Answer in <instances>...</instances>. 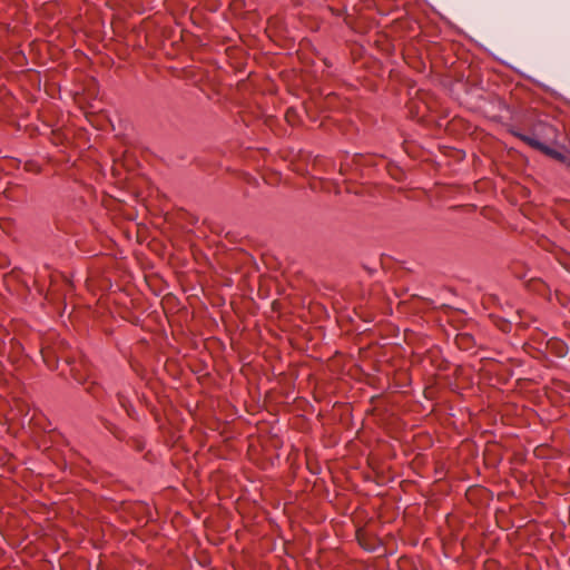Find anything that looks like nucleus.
Here are the masks:
<instances>
[{"instance_id":"nucleus-1","label":"nucleus","mask_w":570,"mask_h":570,"mask_svg":"<svg viewBox=\"0 0 570 570\" xmlns=\"http://www.w3.org/2000/svg\"><path fill=\"white\" fill-rule=\"evenodd\" d=\"M230 333L232 344H240L243 342L257 344L263 340L259 323H222Z\"/></svg>"},{"instance_id":"nucleus-2","label":"nucleus","mask_w":570,"mask_h":570,"mask_svg":"<svg viewBox=\"0 0 570 570\" xmlns=\"http://www.w3.org/2000/svg\"><path fill=\"white\" fill-rule=\"evenodd\" d=\"M141 325V330L149 334V338L144 337L141 341L145 343H149L153 341L159 346L163 345H171L169 341V334L167 328L163 323H139Z\"/></svg>"},{"instance_id":"nucleus-3","label":"nucleus","mask_w":570,"mask_h":570,"mask_svg":"<svg viewBox=\"0 0 570 570\" xmlns=\"http://www.w3.org/2000/svg\"><path fill=\"white\" fill-rule=\"evenodd\" d=\"M389 333L382 338L385 341L384 344H394V345H401L402 342H405L407 344H412L413 337L415 336V333L409 328L403 330V336L401 338L400 335V327L395 325V323H386Z\"/></svg>"},{"instance_id":"nucleus-4","label":"nucleus","mask_w":570,"mask_h":570,"mask_svg":"<svg viewBox=\"0 0 570 570\" xmlns=\"http://www.w3.org/2000/svg\"><path fill=\"white\" fill-rule=\"evenodd\" d=\"M1 331L4 332V336L2 338L3 348H8V354L11 358L14 361L19 360L23 353V345L18 338L11 336L9 331L0 323V332Z\"/></svg>"},{"instance_id":"nucleus-5","label":"nucleus","mask_w":570,"mask_h":570,"mask_svg":"<svg viewBox=\"0 0 570 570\" xmlns=\"http://www.w3.org/2000/svg\"><path fill=\"white\" fill-rule=\"evenodd\" d=\"M546 350L556 357L562 358L567 356L569 347L563 340L552 336L547 340Z\"/></svg>"},{"instance_id":"nucleus-6","label":"nucleus","mask_w":570,"mask_h":570,"mask_svg":"<svg viewBox=\"0 0 570 570\" xmlns=\"http://www.w3.org/2000/svg\"><path fill=\"white\" fill-rule=\"evenodd\" d=\"M116 396H117V401H118L119 405L125 410L127 416L134 421L139 422L140 415H139L137 409L134 406V404L129 400V397L126 396L125 394H122L121 392H118Z\"/></svg>"},{"instance_id":"nucleus-7","label":"nucleus","mask_w":570,"mask_h":570,"mask_svg":"<svg viewBox=\"0 0 570 570\" xmlns=\"http://www.w3.org/2000/svg\"><path fill=\"white\" fill-rule=\"evenodd\" d=\"M456 346L462 351H470L476 346V341L471 333L461 332L456 333L454 337Z\"/></svg>"},{"instance_id":"nucleus-8","label":"nucleus","mask_w":570,"mask_h":570,"mask_svg":"<svg viewBox=\"0 0 570 570\" xmlns=\"http://www.w3.org/2000/svg\"><path fill=\"white\" fill-rule=\"evenodd\" d=\"M518 137H520L521 140H523L525 144H528L529 146L535 148V149H539L548 155H558V153H554L551 148H549L548 146H546L544 144H542L540 140H538L534 136L532 135H523V134H518Z\"/></svg>"},{"instance_id":"nucleus-9","label":"nucleus","mask_w":570,"mask_h":570,"mask_svg":"<svg viewBox=\"0 0 570 570\" xmlns=\"http://www.w3.org/2000/svg\"><path fill=\"white\" fill-rule=\"evenodd\" d=\"M97 420L100 422V424L110 432L116 439L122 441L126 436V432L105 416L98 415Z\"/></svg>"},{"instance_id":"nucleus-10","label":"nucleus","mask_w":570,"mask_h":570,"mask_svg":"<svg viewBox=\"0 0 570 570\" xmlns=\"http://www.w3.org/2000/svg\"><path fill=\"white\" fill-rule=\"evenodd\" d=\"M356 539L358 544L367 552H374L379 547L377 540L367 537V534L364 532L357 531Z\"/></svg>"},{"instance_id":"nucleus-11","label":"nucleus","mask_w":570,"mask_h":570,"mask_svg":"<svg viewBox=\"0 0 570 570\" xmlns=\"http://www.w3.org/2000/svg\"><path fill=\"white\" fill-rule=\"evenodd\" d=\"M431 363L432 365L438 370V371H442V372H445L450 368L451 366V363L449 360H446L445 357H443L441 355V352L440 351H436V352H431Z\"/></svg>"},{"instance_id":"nucleus-12","label":"nucleus","mask_w":570,"mask_h":570,"mask_svg":"<svg viewBox=\"0 0 570 570\" xmlns=\"http://www.w3.org/2000/svg\"><path fill=\"white\" fill-rule=\"evenodd\" d=\"M41 355H42V360H43L46 366L49 370L55 371L58 368L59 358L55 352L41 350Z\"/></svg>"},{"instance_id":"nucleus-13","label":"nucleus","mask_w":570,"mask_h":570,"mask_svg":"<svg viewBox=\"0 0 570 570\" xmlns=\"http://www.w3.org/2000/svg\"><path fill=\"white\" fill-rule=\"evenodd\" d=\"M85 391L86 393H88L89 395H91L95 400L97 401H101L104 395H105V390L104 387L98 384L97 382H90L86 387H85Z\"/></svg>"},{"instance_id":"nucleus-14","label":"nucleus","mask_w":570,"mask_h":570,"mask_svg":"<svg viewBox=\"0 0 570 570\" xmlns=\"http://www.w3.org/2000/svg\"><path fill=\"white\" fill-rule=\"evenodd\" d=\"M130 441L132 442L131 446L138 451L141 452L145 449V442L140 439L131 438Z\"/></svg>"},{"instance_id":"nucleus-15","label":"nucleus","mask_w":570,"mask_h":570,"mask_svg":"<svg viewBox=\"0 0 570 570\" xmlns=\"http://www.w3.org/2000/svg\"><path fill=\"white\" fill-rule=\"evenodd\" d=\"M131 368L141 377H144L145 368L139 363H131Z\"/></svg>"},{"instance_id":"nucleus-16","label":"nucleus","mask_w":570,"mask_h":570,"mask_svg":"<svg viewBox=\"0 0 570 570\" xmlns=\"http://www.w3.org/2000/svg\"><path fill=\"white\" fill-rule=\"evenodd\" d=\"M499 325V328L504 332L509 333L512 330V323H497Z\"/></svg>"},{"instance_id":"nucleus-17","label":"nucleus","mask_w":570,"mask_h":570,"mask_svg":"<svg viewBox=\"0 0 570 570\" xmlns=\"http://www.w3.org/2000/svg\"><path fill=\"white\" fill-rule=\"evenodd\" d=\"M72 377H73V380H75V381H77V383H78V384H80V385H85V384H86V382H87V380H86L82 375H80V374H78V373H75V372L72 373Z\"/></svg>"},{"instance_id":"nucleus-18","label":"nucleus","mask_w":570,"mask_h":570,"mask_svg":"<svg viewBox=\"0 0 570 570\" xmlns=\"http://www.w3.org/2000/svg\"><path fill=\"white\" fill-rule=\"evenodd\" d=\"M167 324H168V326H169V328H170V334H171V336L174 337V327H173V323H171V322H168Z\"/></svg>"},{"instance_id":"nucleus-19","label":"nucleus","mask_w":570,"mask_h":570,"mask_svg":"<svg viewBox=\"0 0 570 570\" xmlns=\"http://www.w3.org/2000/svg\"><path fill=\"white\" fill-rule=\"evenodd\" d=\"M523 324V328H527V325L529 324L528 322H524L522 323Z\"/></svg>"},{"instance_id":"nucleus-20","label":"nucleus","mask_w":570,"mask_h":570,"mask_svg":"<svg viewBox=\"0 0 570 570\" xmlns=\"http://www.w3.org/2000/svg\"><path fill=\"white\" fill-rule=\"evenodd\" d=\"M523 324V328H527V325L529 324L528 322H524L522 323Z\"/></svg>"}]
</instances>
